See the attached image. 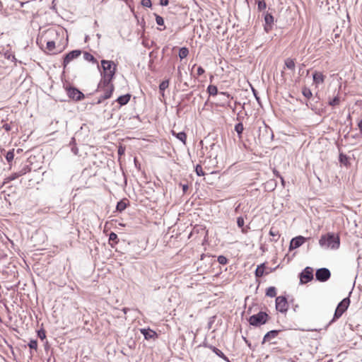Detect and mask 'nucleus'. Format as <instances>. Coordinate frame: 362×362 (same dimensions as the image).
Instances as JSON below:
<instances>
[{"mask_svg":"<svg viewBox=\"0 0 362 362\" xmlns=\"http://www.w3.org/2000/svg\"><path fill=\"white\" fill-rule=\"evenodd\" d=\"M103 72L101 73L102 79L98 83V90H100L105 86L113 85L111 81L114 78L117 70V66L112 61L103 59L101 61Z\"/></svg>","mask_w":362,"mask_h":362,"instance_id":"obj_1","label":"nucleus"},{"mask_svg":"<svg viewBox=\"0 0 362 362\" xmlns=\"http://www.w3.org/2000/svg\"><path fill=\"white\" fill-rule=\"evenodd\" d=\"M319 245L324 249L337 250L340 245L339 236L334 233H327L321 235Z\"/></svg>","mask_w":362,"mask_h":362,"instance_id":"obj_2","label":"nucleus"},{"mask_svg":"<svg viewBox=\"0 0 362 362\" xmlns=\"http://www.w3.org/2000/svg\"><path fill=\"white\" fill-rule=\"evenodd\" d=\"M268 318L269 315L265 312L260 311L250 316L248 321L250 325L259 327L267 323Z\"/></svg>","mask_w":362,"mask_h":362,"instance_id":"obj_3","label":"nucleus"},{"mask_svg":"<svg viewBox=\"0 0 362 362\" xmlns=\"http://www.w3.org/2000/svg\"><path fill=\"white\" fill-rule=\"evenodd\" d=\"M349 303H350L349 298H345L338 304V305L335 310L334 317H333L332 322L337 319H339L342 315V314L347 310V308L349 305Z\"/></svg>","mask_w":362,"mask_h":362,"instance_id":"obj_4","label":"nucleus"},{"mask_svg":"<svg viewBox=\"0 0 362 362\" xmlns=\"http://www.w3.org/2000/svg\"><path fill=\"white\" fill-rule=\"evenodd\" d=\"M114 90L113 85L105 86V87H103L100 90H98V88H97L98 92H103V94L101 95L98 100L95 102V104H100L104 100L108 99L111 97L112 93Z\"/></svg>","mask_w":362,"mask_h":362,"instance_id":"obj_5","label":"nucleus"},{"mask_svg":"<svg viewBox=\"0 0 362 362\" xmlns=\"http://www.w3.org/2000/svg\"><path fill=\"white\" fill-rule=\"evenodd\" d=\"M330 276L331 273L327 268H320L316 270L315 278L320 282L327 281Z\"/></svg>","mask_w":362,"mask_h":362,"instance_id":"obj_6","label":"nucleus"},{"mask_svg":"<svg viewBox=\"0 0 362 362\" xmlns=\"http://www.w3.org/2000/svg\"><path fill=\"white\" fill-rule=\"evenodd\" d=\"M288 305L286 298L284 296H278L276 298V309L281 313H284L288 310Z\"/></svg>","mask_w":362,"mask_h":362,"instance_id":"obj_7","label":"nucleus"},{"mask_svg":"<svg viewBox=\"0 0 362 362\" xmlns=\"http://www.w3.org/2000/svg\"><path fill=\"white\" fill-rule=\"evenodd\" d=\"M313 279V270L311 267H307L300 274V279L302 284L310 281Z\"/></svg>","mask_w":362,"mask_h":362,"instance_id":"obj_8","label":"nucleus"},{"mask_svg":"<svg viewBox=\"0 0 362 362\" xmlns=\"http://www.w3.org/2000/svg\"><path fill=\"white\" fill-rule=\"evenodd\" d=\"M81 54V51L79 49H75L73 51L69 52L68 54H66L64 58L63 62V66L64 68H66V66L74 59L79 57Z\"/></svg>","mask_w":362,"mask_h":362,"instance_id":"obj_9","label":"nucleus"},{"mask_svg":"<svg viewBox=\"0 0 362 362\" xmlns=\"http://www.w3.org/2000/svg\"><path fill=\"white\" fill-rule=\"evenodd\" d=\"M68 96L78 101L84 98V94L76 88H69L67 89Z\"/></svg>","mask_w":362,"mask_h":362,"instance_id":"obj_10","label":"nucleus"},{"mask_svg":"<svg viewBox=\"0 0 362 362\" xmlns=\"http://www.w3.org/2000/svg\"><path fill=\"white\" fill-rule=\"evenodd\" d=\"M281 330L279 329H273L267 333L265 334V335L263 337V340L262 341V344H264L266 342H269L270 344H276V342L272 341V340L277 337L279 334L280 333Z\"/></svg>","mask_w":362,"mask_h":362,"instance_id":"obj_11","label":"nucleus"},{"mask_svg":"<svg viewBox=\"0 0 362 362\" xmlns=\"http://www.w3.org/2000/svg\"><path fill=\"white\" fill-rule=\"evenodd\" d=\"M305 240H306V238L301 235L293 238L291 240L290 245H289V250H292L299 247L305 243Z\"/></svg>","mask_w":362,"mask_h":362,"instance_id":"obj_12","label":"nucleus"},{"mask_svg":"<svg viewBox=\"0 0 362 362\" xmlns=\"http://www.w3.org/2000/svg\"><path fill=\"white\" fill-rule=\"evenodd\" d=\"M264 22L265 24L264 25V29L266 33H269L273 27L274 24V17L271 13H267L264 16Z\"/></svg>","mask_w":362,"mask_h":362,"instance_id":"obj_13","label":"nucleus"},{"mask_svg":"<svg viewBox=\"0 0 362 362\" xmlns=\"http://www.w3.org/2000/svg\"><path fill=\"white\" fill-rule=\"evenodd\" d=\"M325 76L321 72L315 71L313 74V82L316 86L324 83Z\"/></svg>","mask_w":362,"mask_h":362,"instance_id":"obj_14","label":"nucleus"},{"mask_svg":"<svg viewBox=\"0 0 362 362\" xmlns=\"http://www.w3.org/2000/svg\"><path fill=\"white\" fill-rule=\"evenodd\" d=\"M141 333L146 339H153L157 336L156 332L151 329H141Z\"/></svg>","mask_w":362,"mask_h":362,"instance_id":"obj_15","label":"nucleus"},{"mask_svg":"<svg viewBox=\"0 0 362 362\" xmlns=\"http://www.w3.org/2000/svg\"><path fill=\"white\" fill-rule=\"evenodd\" d=\"M172 134L175 136L177 139L182 142L183 144H186L187 135L185 132H180L176 133L174 130H172Z\"/></svg>","mask_w":362,"mask_h":362,"instance_id":"obj_16","label":"nucleus"},{"mask_svg":"<svg viewBox=\"0 0 362 362\" xmlns=\"http://www.w3.org/2000/svg\"><path fill=\"white\" fill-rule=\"evenodd\" d=\"M130 98H131V95L129 94H126V95H120L119 97L117 98V102L120 105H124L128 103V102L130 100Z\"/></svg>","mask_w":362,"mask_h":362,"instance_id":"obj_17","label":"nucleus"},{"mask_svg":"<svg viewBox=\"0 0 362 362\" xmlns=\"http://www.w3.org/2000/svg\"><path fill=\"white\" fill-rule=\"evenodd\" d=\"M264 264H261L258 265L255 270V276L256 277H261L264 275Z\"/></svg>","mask_w":362,"mask_h":362,"instance_id":"obj_18","label":"nucleus"},{"mask_svg":"<svg viewBox=\"0 0 362 362\" xmlns=\"http://www.w3.org/2000/svg\"><path fill=\"white\" fill-rule=\"evenodd\" d=\"M269 235L272 236L274 239V241H277L279 238L280 237V234L279 233V230L275 228L274 227H272L269 230Z\"/></svg>","mask_w":362,"mask_h":362,"instance_id":"obj_19","label":"nucleus"},{"mask_svg":"<svg viewBox=\"0 0 362 362\" xmlns=\"http://www.w3.org/2000/svg\"><path fill=\"white\" fill-rule=\"evenodd\" d=\"M188 54H189V49L187 47H183L180 49L179 57L180 58V59H183L186 58Z\"/></svg>","mask_w":362,"mask_h":362,"instance_id":"obj_20","label":"nucleus"},{"mask_svg":"<svg viewBox=\"0 0 362 362\" xmlns=\"http://www.w3.org/2000/svg\"><path fill=\"white\" fill-rule=\"evenodd\" d=\"M266 296L274 298L276 296V290L274 286L269 287L266 291Z\"/></svg>","mask_w":362,"mask_h":362,"instance_id":"obj_21","label":"nucleus"},{"mask_svg":"<svg viewBox=\"0 0 362 362\" xmlns=\"http://www.w3.org/2000/svg\"><path fill=\"white\" fill-rule=\"evenodd\" d=\"M168 86H169V80L163 81L160 83L159 90H160V92L162 93V95H164V90L168 87Z\"/></svg>","mask_w":362,"mask_h":362,"instance_id":"obj_22","label":"nucleus"},{"mask_svg":"<svg viewBox=\"0 0 362 362\" xmlns=\"http://www.w3.org/2000/svg\"><path fill=\"white\" fill-rule=\"evenodd\" d=\"M285 66L288 69L293 70L295 69V62L293 59L291 58L286 59L285 60Z\"/></svg>","mask_w":362,"mask_h":362,"instance_id":"obj_23","label":"nucleus"},{"mask_svg":"<svg viewBox=\"0 0 362 362\" xmlns=\"http://www.w3.org/2000/svg\"><path fill=\"white\" fill-rule=\"evenodd\" d=\"M83 58L86 61L91 62L93 63H97L95 58L91 54L87 52L83 53Z\"/></svg>","mask_w":362,"mask_h":362,"instance_id":"obj_24","label":"nucleus"},{"mask_svg":"<svg viewBox=\"0 0 362 362\" xmlns=\"http://www.w3.org/2000/svg\"><path fill=\"white\" fill-rule=\"evenodd\" d=\"M207 91L210 95H216L218 94V88L216 86L209 85L207 88Z\"/></svg>","mask_w":362,"mask_h":362,"instance_id":"obj_25","label":"nucleus"},{"mask_svg":"<svg viewBox=\"0 0 362 362\" xmlns=\"http://www.w3.org/2000/svg\"><path fill=\"white\" fill-rule=\"evenodd\" d=\"M14 158V149L8 151L6 154V159L8 163L12 162Z\"/></svg>","mask_w":362,"mask_h":362,"instance_id":"obj_26","label":"nucleus"},{"mask_svg":"<svg viewBox=\"0 0 362 362\" xmlns=\"http://www.w3.org/2000/svg\"><path fill=\"white\" fill-rule=\"evenodd\" d=\"M302 93H303V96L307 98H311L313 96V93H312V91L310 90V89L308 88H306V87L303 88Z\"/></svg>","mask_w":362,"mask_h":362,"instance_id":"obj_27","label":"nucleus"},{"mask_svg":"<svg viewBox=\"0 0 362 362\" xmlns=\"http://www.w3.org/2000/svg\"><path fill=\"white\" fill-rule=\"evenodd\" d=\"M243 130H244L243 124L241 122L238 123L235 125V131L238 133L239 136H240Z\"/></svg>","mask_w":362,"mask_h":362,"instance_id":"obj_28","label":"nucleus"},{"mask_svg":"<svg viewBox=\"0 0 362 362\" xmlns=\"http://www.w3.org/2000/svg\"><path fill=\"white\" fill-rule=\"evenodd\" d=\"M340 103V98L338 95L335 96L333 99L329 101V105L331 106H337Z\"/></svg>","mask_w":362,"mask_h":362,"instance_id":"obj_29","label":"nucleus"},{"mask_svg":"<svg viewBox=\"0 0 362 362\" xmlns=\"http://www.w3.org/2000/svg\"><path fill=\"white\" fill-rule=\"evenodd\" d=\"M211 349H212V351L217 355L219 357L222 358H224V359H226V356L224 355V354L221 351L219 350L218 349H217L216 347L215 346H211Z\"/></svg>","mask_w":362,"mask_h":362,"instance_id":"obj_30","label":"nucleus"},{"mask_svg":"<svg viewBox=\"0 0 362 362\" xmlns=\"http://www.w3.org/2000/svg\"><path fill=\"white\" fill-rule=\"evenodd\" d=\"M127 208V204L125 202L120 201L117 203L116 209L118 211H122Z\"/></svg>","mask_w":362,"mask_h":362,"instance_id":"obj_31","label":"nucleus"},{"mask_svg":"<svg viewBox=\"0 0 362 362\" xmlns=\"http://www.w3.org/2000/svg\"><path fill=\"white\" fill-rule=\"evenodd\" d=\"M267 7V4L264 0H258L257 1V8L259 11L264 10Z\"/></svg>","mask_w":362,"mask_h":362,"instance_id":"obj_32","label":"nucleus"},{"mask_svg":"<svg viewBox=\"0 0 362 362\" xmlns=\"http://www.w3.org/2000/svg\"><path fill=\"white\" fill-rule=\"evenodd\" d=\"M46 48L49 52H53L55 48V42L54 41H48Z\"/></svg>","mask_w":362,"mask_h":362,"instance_id":"obj_33","label":"nucleus"},{"mask_svg":"<svg viewBox=\"0 0 362 362\" xmlns=\"http://www.w3.org/2000/svg\"><path fill=\"white\" fill-rule=\"evenodd\" d=\"M195 172L198 176L204 175V172L203 171L202 167L199 164L196 165Z\"/></svg>","mask_w":362,"mask_h":362,"instance_id":"obj_34","label":"nucleus"},{"mask_svg":"<svg viewBox=\"0 0 362 362\" xmlns=\"http://www.w3.org/2000/svg\"><path fill=\"white\" fill-rule=\"evenodd\" d=\"M109 241H112L115 243H117L118 242V238H117V235L113 232H111L110 234L109 235Z\"/></svg>","mask_w":362,"mask_h":362,"instance_id":"obj_35","label":"nucleus"},{"mask_svg":"<svg viewBox=\"0 0 362 362\" xmlns=\"http://www.w3.org/2000/svg\"><path fill=\"white\" fill-rule=\"evenodd\" d=\"M217 260H218V262L222 265H225L228 263V259L223 255H219L218 257Z\"/></svg>","mask_w":362,"mask_h":362,"instance_id":"obj_36","label":"nucleus"},{"mask_svg":"<svg viewBox=\"0 0 362 362\" xmlns=\"http://www.w3.org/2000/svg\"><path fill=\"white\" fill-rule=\"evenodd\" d=\"M155 16H156V23L158 25H164V19L163 18V17H161L160 16L155 13L154 14Z\"/></svg>","mask_w":362,"mask_h":362,"instance_id":"obj_37","label":"nucleus"},{"mask_svg":"<svg viewBox=\"0 0 362 362\" xmlns=\"http://www.w3.org/2000/svg\"><path fill=\"white\" fill-rule=\"evenodd\" d=\"M28 346L31 349L37 350V341L35 339H31L28 343Z\"/></svg>","mask_w":362,"mask_h":362,"instance_id":"obj_38","label":"nucleus"},{"mask_svg":"<svg viewBox=\"0 0 362 362\" xmlns=\"http://www.w3.org/2000/svg\"><path fill=\"white\" fill-rule=\"evenodd\" d=\"M30 170V168L28 165H26L24 168H23L20 171H18V173L19 174V176L21 177V176L26 174L27 172H28Z\"/></svg>","mask_w":362,"mask_h":362,"instance_id":"obj_39","label":"nucleus"},{"mask_svg":"<svg viewBox=\"0 0 362 362\" xmlns=\"http://www.w3.org/2000/svg\"><path fill=\"white\" fill-rule=\"evenodd\" d=\"M141 4L144 7L147 8H151L152 6L151 0H141Z\"/></svg>","mask_w":362,"mask_h":362,"instance_id":"obj_40","label":"nucleus"},{"mask_svg":"<svg viewBox=\"0 0 362 362\" xmlns=\"http://www.w3.org/2000/svg\"><path fill=\"white\" fill-rule=\"evenodd\" d=\"M37 336L38 337L43 340L46 337V334L44 329H40L37 331Z\"/></svg>","mask_w":362,"mask_h":362,"instance_id":"obj_41","label":"nucleus"},{"mask_svg":"<svg viewBox=\"0 0 362 362\" xmlns=\"http://www.w3.org/2000/svg\"><path fill=\"white\" fill-rule=\"evenodd\" d=\"M245 221L242 216H239L237 218V225L239 228H242L244 226Z\"/></svg>","mask_w":362,"mask_h":362,"instance_id":"obj_42","label":"nucleus"},{"mask_svg":"<svg viewBox=\"0 0 362 362\" xmlns=\"http://www.w3.org/2000/svg\"><path fill=\"white\" fill-rule=\"evenodd\" d=\"M2 128L7 132L11 130V126L10 124L8 123L4 124Z\"/></svg>","mask_w":362,"mask_h":362,"instance_id":"obj_43","label":"nucleus"},{"mask_svg":"<svg viewBox=\"0 0 362 362\" xmlns=\"http://www.w3.org/2000/svg\"><path fill=\"white\" fill-rule=\"evenodd\" d=\"M20 176H19V174L18 173V172L17 173H13L12 175H11L9 176L10 180H14L17 179Z\"/></svg>","mask_w":362,"mask_h":362,"instance_id":"obj_44","label":"nucleus"},{"mask_svg":"<svg viewBox=\"0 0 362 362\" xmlns=\"http://www.w3.org/2000/svg\"><path fill=\"white\" fill-rule=\"evenodd\" d=\"M252 92H253V94H254V95H255V97L256 100L257 101V103H258L259 105H261V103H260V99H259V97H258V95H257V90H256L255 89L252 88Z\"/></svg>","mask_w":362,"mask_h":362,"instance_id":"obj_45","label":"nucleus"},{"mask_svg":"<svg viewBox=\"0 0 362 362\" xmlns=\"http://www.w3.org/2000/svg\"><path fill=\"white\" fill-rule=\"evenodd\" d=\"M204 73V69L202 66L197 68V75L201 76Z\"/></svg>","mask_w":362,"mask_h":362,"instance_id":"obj_46","label":"nucleus"},{"mask_svg":"<svg viewBox=\"0 0 362 362\" xmlns=\"http://www.w3.org/2000/svg\"><path fill=\"white\" fill-rule=\"evenodd\" d=\"M5 57L8 59H12V60L16 59L15 56L10 53H5Z\"/></svg>","mask_w":362,"mask_h":362,"instance_id":"obj_47","label":"nucleus"},{"mask_svg":"<svg viewBox=\"0 0 362 362\" xmlns=\"http://www.w3.org/2000/svg\"><path fill=\"white\" fill-rule=\"evenodd\" d=\"M183 193H185L188 189V185L186 184L181 185Z\"/></svg>","mask_w":362,"mask_h":362,"instance_id":"obj_48","label":"nucleus"},{"mask_svg":"<svg viewBox=\"0 0 362 362\" xmlns=\"http://www.w3.org/2000/svg\"><path fill=\"white\" fill-rule=\"evenodd\" d=\"M169 3V0H160V4L161 6H167Z\"/></svg>","mask_w":362,"mask_h":362,"instance_id":"obj_49","label":"nucleus"},{"mask_svg":"<svg viewBox=\"0 0 362 362\" xmlns=\"http://www.w3.org/2000/svg\"><path fill=\"white\" fill-rule=\"evenodd\" d=\"M11 181H12V180H10V177H9V176H8V177H6V178L4 179V182H3V185H6L7 183H9Z\"/></svg>","mask_w":362,"mask_h":362,"instance_id":"obj_50","label":"nucleus"},{"mask_svg":"<svg viewBox=\"0 0 362 362\" xmlns=\"http://www.w3.org/2000/svg\"><path fill=\"white\" fill-rule=\"evenodd\" d=\"M358 128L360 129V132L362 134V119L358 121Z\"/></svg>","mask_w":362,"mask_h":362,"instance_id":"obj_51","label":"nucleus"},{"mask_svg":"<svg viewBox=\"0 0 362 362\" xmlns=\"http://www.w3.org/2000/svg\"><path fill=\"white\" fill-rule=\"evenodd\" d=\"M273 173L276 177H279V178H280V177H281V175L279 174V173L277 170H274Z\"/></svg>","mask_w":362,"mask_h":362,"instance_id":"obj_52","label":"nucleus"},{"mask_svg":"<svg viewBox=\"0 0 362 362\" xmlns=\"http://www.w3.org/2000/svg\"><path fill=\"white\" fill-rule=\"evenodd\" d=\"M124 148H122V147H120V148H119V149H118V154L122 155V154H123V153H124Z\"/></svg>","mask_w":362,"mask_h":362,"instance_id":"obj_53","label":"nucleus"},{"mask_svg":"<svg viewBox=\"0 0 362 362\" xmlns=\"http://www.w3.org/2000/svg\"><path fill=\"white\" fill-rule=\"evenodd\" d=\"M344 159H346V156H344V155H342V154H340V156H339V160H340V161H341V162H343V161H344Z\"/></svg>","mask_w":362,"mask_h":362,"instance_id":"obj_54","label":"nucleus"},{"mask_svg":"<svg viewBox=\"0 0 362 362\" xmlns=\"http://www.w3.org/2000/svg\"><path fill=\"white\" fill-rule=\"evenodd\" d=\"M221 95H226L227 98H229V94L227 93H225V92H221L220 93Z\"/></svg>","mask_w":362,"mask_h":362,"instance_id":"obj_55","label":"nucleus"},{"mask_svg":"<svg viewBox=\"0 0 362 362\" xmlns=\"http://www.w3.org/2000/svg\"><path fill=\"white\" fill-rule=\"evenodd\" d=\"M310 108L312 110H314L315 109L314 103L310 102Z\"/></svg>","mask_w":362,"mask_h":362,"instance_id":"obj_56","label":"nucleus"},{"mask_svg":"<svg viewBox=\"0 0 362 362\" xmlns=\"http://www.w3.org/2000/svg\"><path fill=\"white\" fill-rule=\"evenodd\" d=\"M280 179H281V182L282 185H284H284H285V181H284V180L283 177H282V176H281V177H280Z\"/></svg>","mask_w":362,"mask_h":362,"instance_id":"obj_57","label":"nucleus"},{"mask_svg":"<svg viewBox=\"0 0 362 362\" xmlns=\"http://www.w3.org/2000/svg\"><path fill=\"white\" fill-rule=\"evenodd\" d=\"M72 151L74 153V154H77V149L72 148Z\"/></svg>","mask_w":362,"mask_h":362,"instance_id":"obj_58","label":"nucleus"},{"mask_svg":"<svg viewBox=\"0 0 362 362\" xmlns=\"http://www.w3.org/2000/svg\"><path fill=\"white\" fill-rule=\"evenodd\" d=\"M96 36H97V37H98V39H100V38L101 37V35H100V34H99V33H98V34L96 35Z\"/></svg>","mask_w":362,"mask_h":362,"instance_id":"obj_59","label":"nucleus"},{"mask_svg":"<svg viewBox=\"0 0 362 362\" xmlns=\"http://www.w3.org/2000/svg\"><path fill=\"white\" fill-rule=\"evenodd\" d=\"M160 30H163L165 29V26H164L163 28H158Z\"/></svg>","mask_w":362,"mask_h":362,"instance_id":"obj_60","label":"nucleus"},{"mask_svg":"<svg viewBox=\"0 0 362 362\" xmlns=\"http://www.w3.org/2000/svg\"><path fill=\"white\" fill-rule=\"evenodd\" d=\"M306 105L310 108V102L308 103H306Z\"/></svg>","mask_w":362,"mask_h":362,"instance_id":"obj_61","label":"nucleus"},{"mask_svg":"<svg viewBox=\"0 0 362 362\" xmlns=\"http://www.w3.org/2000/svg\"><path fill=\"white\" fill-rule=\"evenodd\" d=\"M88 39V36H86V38H85V40L87 41Z\"/></svg>","mask_w":362,"mask_h":362,"instance_id":"obj_62","label":"nucleus"}]
</instances>
